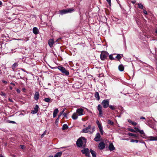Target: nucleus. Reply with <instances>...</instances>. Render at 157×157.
<instances>
[{
	"label": "nucleus",
	"mask_w": 157,
	"mask_h": 157,
	"mask_svg": "<svg viewBox=\"0 0 157 157\" xmlns=\"http://www.w3.org/2000/svg\"><path fill=\"white\" fill-rule=\"evenodd\" d=\"M0 157H4L3 156H2V155H0Z\"/></svg>",
	"instance_id": "774afa93"
},
{
	"label": "nucleus",
	"mask_w": 157,
	"mask_h": 157,
	"mask_svg": "<svg viewBox=\"0 0 157 157\" xmlns=\"http://www.w3.org/2000/svg\"><path fill=\"white\" fill-rule=\"evenodd\" d=\"M68 128V127L67 124H64L63 126L62 129L63 130H65L66 129Z\"/></svg>",
	"instance_id": "cd10ccee"
},
{
	"label": "nucleus",
	"mask_w": 157,
	"mask_h": 157,
	"mask_svg": "<svg viewBox=\"0 0 157 157\" xmlns=\"http://www.w3.org/2000/svg\"><path fill=\"white\" fill-rule=\"evenodd\" d=\"M59 110L58 109L56 108L55 109L53 113V117L54 118L56 117L57 114Z\"/></svg>",
	"instance_id": "aec40b11"
},
{
	"label": "nucleus",
	"mask_w": 157,
	"mask_h": 157,
	"mask_svg": "<svg viewBox=\"0 0 157 157\" xmlns=\"http://www.w3.org/2000/svg\"><path fill=\"white\" fill-rule=\"evenodd\" d=\"M62 154L61 151L57 153L54 157H60Z\"/></svg>",
	"instance_id": "b1692460"
},
{
	"label": "nucleus",
	"mask_w": 157,
	"mask_h": 157,
	"mask_svg": "<svg viewBox=\"0 0 157 157\" xmlns=\"http://www.w3.org/2000/svg\"><path fill=\"white\" fill-rule=\"evenodd\" d=\"M16 91L18 93H20L21 92L20 90L19 89H17L16 90Z\"/></svg>",
	"instance_id": "8fccbe9b"
},
{
	"label": "nucleus",
	"mask_w": 157,
	"mask_h": 157,
	"mask_svg": "<svg viewBox=\"0 0 157 157\" xmlns=\"http://www.w3.org/2000/svg\"><path fill=\"white\" fill-rule=\"evenodd\" d=\"M143 10V12L145 14H147V11H146V10H144V9Z\"/></svg>",
	"instance_id": "c03bdc74"
},
{
	"label": "nucleus",
	"mask_w": 157,
	"mask_h": 157,
	"mask_svg": "<svg viewBox=\"0 0 157 157\" xmlns=\"http://www.w3.org/2000/svg\"><path fill=\"white\" fill-rule=\"evenodd\" d=\"M44 101L46 102H49L51 100L50 98H46L44 99Z\"/></svg>",
	"instance_id": "7c9ffc66"
},
{
	"label": "nucleus",
	"mask_w": 157,
	"mask_h": 157,
	"mask_svg": "<svg viewBox=\"0 0 157 157\" xmlns=\"http://www.w3.org/2000/svg\"><path fill=\"white\" fill-rule=\"evenodd\" d=\"M39 92H36L34 95V99L36 101L38 100L39 98Z\"/></svg>",
	"instance_id": "a211bd4d"
},
{
	"label": "nucleus",
	"mask_w": 157,
	"mask_h": 157,
	"mask_svg": "<svg viewBox=\"0 0 157 157\" xmlns=\"http://www.w3.org/2000/svg\"><path fill=\"white\" fill-rule=\"evenodd\" d=\"M18 65L17 63H14L12 66V68L13 71L14 70L15 67L18 66Z\"/></svg>",
	"instance_id": "a878e982"
},
{
	"label": "nucleus",
	"mask_w": 157,
	"mask_h": 157,
	"mask_svg": "<svg viewBox=\"0 0 157 157\" xmlns=\"http://www.w3.org/2000/svg\"><path fill=\"white\" fill-rule=\"evenodd\" d=\"M98 109L99 112V114L100 116H102L103 114V112L102 110V107L99 104L98 106Z\"/></svg>",
	"instance_id": "9d476101"
},
{
	"label": "nucleus",
	"mask_w": 157,
	"mask_h": 157,
	"mask_svg": "<svg viewBox=\"0 0 157 157\" xmlns=\"http://www.w3.org/2000/svg\"><path fill=\"white\" fill-rule=\"evenodd\" d=\"M132 124L133 125L135 126L137 124V123L133 121Z\"/></svg>",
	"instance_id": "79ce46f5"
},
{
	"label": "nucleus",
	"mask_w": 157,
	"mask_h": 157,
	"mask_svg": "<svg viewBox=\"0 0 157 157\" xmlns=\"http://www.w3.org/2000/svg\"><path fill=\"white\" fill-rule=\"evenodd\" d=\"M2 2L0 1V6L2 5Z\"/></svg>",
	"instance_id": "0e129e2a"
},
{
	"label": "nucleus",
	"mask_w": 157,
	"mask_h": 157,
	"mask_svg": "<svg viewBox=\"0 0 157 157\" xmlns=\"http://www.w3.org/2000/svg\"><path fill=\"white\" fill-rule=\"evenodd\" d=\"M136 4L138 6V7L139 8L141 9H144L142 3H136Z\"/></svg>",
	"instance_id": "bb28decb"
},
{
	"label": "nucleus",
	"mask_w": 157,
	"mask_h": 157,
	"mask_svg": "<svg viewBox=\"0 0 157 157\" xmlns=\"http://www.w3.org/2000/svg\"><path fill=\"white\" fill-rule=\"evenodd\" d=\"M109 55L108 53L105 51H102L100 55V58L101 60H104L106 59Z\"/></svg>",
	"instance_id": "20e7f679"
},
{
	"label": "nucleus",
	"mask_w": 157,
	"mask_h": 157,
	"mask_svg": "<svg viewBox=\"0 0 157 157\" xmlns=\"http://www.w3.org/2000/svg\"><path fill=\"white\" fill-rule=\"evenodd\" d=\"M130 142H136V143H138V140H135L133 139H132L131 140Z\"/></svg>",
	"instance_id": "72a5a7b5"
},
{
	"label": "nucleus",
	"mask_w": 157,
	"mask_h": 157,
	"mask_svg": "<svg viewBox=\"0 0 157 157\" xmlns=\"http://www.w3.org/2000/svg\"><path fill=\"white\" fill-rule=\"evenodd\" d=\"M58 68L63 74L66 75L69 74L68 71L66 70L65 68L61 67H58Z\"/></svg>",
	"instance_id": "423d86ee"
},
{
	"label": "nucleus",
	"mask_w": 157,
	"mask_h": 157,
	"mask_svg": "<svg viewBox=\"0 0 157 157\" xmlns=\"http://www.w3.org/2000/svg\"><path fill=\"white\" fill-rule=\"evenodd\" d=\"M148 140H149L150 141L157 140V136L154 137L151 136L150 137H148Z\"/></svg>",
	"instance_id": "2eb2a0df"
},
{
	"label": "nucleus",
	"mask_w": 157,
	"mask_h": 157,
	"mask_svg": "<svg viewBox=\"0 0 157 157\" xmlns=\"http://www.w3.org/2000/svg\"><path fill=\"white\" fill-rule=\"evenodd\" d=\"M136 2V0H133L131 1V2L133 4L135 3Z\"/></svg>",
	"instance_id": "864d4df0"
},
{
	"label": "nucleus",
	"mask_w": 157,
	"mask_h": 157,
	"mask_svg": "<svg viewBox=\"0 0 157 157\" xmlns=\"http://www.w3.org/2000/svg\"><path fill=\"white\" fill-rule=\"evenodd\" d=\"M61 39V38H59L58 39L56 40V42L58 41H59Z\"/></svg>",
	"instance_id": "4d7b16f0"
},
{
	"label": "nucleus",
	"mask_w": 157,
	"mask_h": 157,
	"mask_svg": "<svg viewBox=\"0 0 157 157\" xmlns=\"http://www.w3.org/2000/svg\"><path fill=\"white\" fill-rule=\"evenodd\" d=\"M149 13H151L150 12H149L148 11V15H149Z\"/></svg>",
	"instance_id": "e2e57ef3"
},
{
	"label": "nucleus",
	"mask_w": 157,
	"mask_h": 157,
	"mask_svg": "<svg viewBox=\"0 0 157 157\" xmlns=\"http://www.w3.org/2000/svg\"><path fill=\"white\" fill-rule=\"evenodd\" d=\"M107 123L108 124H110L111 125H113L114 124L113 122L109 120H107Z\"/></svg>",
	"instance_id": "c85d7f7f"
},
{
	"label": "nucleus",
	"mask_w": 157,
	"mask_h": 157,
	"mask_svg": "<svg viewBox=\"0 0 157 157\" xmlns=\"http://www.w3.org/2000/svg\"><path fill=\"white\" fill-rule=\"evenodd\" d=\"M22 90H25V88H23L22 89Z\"/></svg>",
	"instance_id": "338daca9"
},
{
	"label": "nucleus",
	"mask_w": 157,
	"mask_h": 157,
	"mask_svg": "<svg viewBox=\"0 0 157 157\" xmlns=\"http://www.w3.org/2000/svg\"><path fill=\"white\" fill-rule=\"evenodd\" d=\"M65 110L63 109L61 112L59 113L60 116H61L63 114V112Z\"/></svg>",
	"instance_id": "a19ab883"
},
{
	"label": "nucleus",
	"mask_w": 157,
	"mask_h": 157,
	"mask_svg": "<svg viewBox=\"0 0 157 157\" xmlns=\"http://www.w3.org/2000/svg\"><path fill=\"white\" fill-rule=\"evenodd\" d=\"M100 137V134L99 133H97L95 136L94 140L96 141H99Z\"/></svg>",
	"instance_id": "ddd939ff"
},
{
	"label": "nucleus",
	"mask_w": 157,
	"mask_h": 157,
	"mask_svg": "<svg viewBox=\"0 0 157 157\" xmlns=\"http://www.w3.org/2000/svg\"><path fill=\"white\" fill-rule=\"evenodd\" d=\"M140 119H145V118L144 117H140Z\"/></svg>",
	"instance_id": "13d9d810"
},
{
	"label": "nucleus",
	"mask_w": 157,
	"mask_h": 157,
	"mask_svg": "<svg viewBox=\"0 0 157 157\" xmlns=\"http://www.w3.org/2000/svg\"><path fill=\"white\" fill-rule=\"evenodd\" d=\"M39 108V107L37 105H36L35 106L34 110L31 112V113H32L33 114H36L38 112Z\"/></svg>",
	"instance_id": "f8f14e48"
},
{
	"label": "nucleus",
	"mask_w": 157,
	"mask_h": 157,
	"mask_svg": "<svg viewBox=\"0 0 157 157\" xmlns=\"http://www.w3.org/2000/svg\"><path fill=\"white\" fill-rule=\"evenodd\" d=\"M86 140L84 137H81L79 138L76 142V145L79 147H85L86 146Z\"/></svg>",
	"instance_id": "f257e3e1"
},
{
	"label": "nucleus",
	"mask_w": 157,
	"mask_h": 157,
	"mask_svg": "<svg viewBox=\"0 0 157 157\" xmlns=\"http://www.w3.org/2000/svg\"><path fill=\"white\" fill-rule=\"evenodd\" d=\"M90 152L93 157H96V153L92 149H90Z\"/></svg>",
	"instance_id": "412c9836"
},
{
	"label": "nucleus",
	"mask_w": 157,
	"mask_h": 157,
	"mask_svg": "<svg viewBox=\"0 0 157 157\" xmlns=\"http://www.w3.org/2000/svg\"><path fill=\"white\" fill-rule=\"evenodd\" d=\"M109 99H105L103 100L101 102V104L104 108H107L109 105Z\"/></svg>",
	"instance_id": "39448f33"
},
{
	"label": "nucleus",
	"mask_w": 157,
	"mask_h": 157,
	"mask_svg": "<svg viewBox=\"0 0 157 157\" xmlns=\"http://www.w3.org/2000/svg\"><path fill=\"white\" fill-rule=\"evenodd\" d=\"M129 131H130L132 132H136L135 130H134L133 129H131V128H129L128 129Z\"/></svg>",
	"instance_id": "e433bc0d"
},
{
	"label": "nucleus",
	"mask_w": 157,
	"mask_h": 157,
	"mask_svg": "<svg viewBox=\"0 0 157 157\" xmlns=\"http://www.w3.org/2000/svg\"><path fill=\"white\" fill-rule=\"evenodd\" d=\"M63 116L64 117H65L67 119V114L65 113H64L63 114Z\"/></svg>",
	"instance_id": "4c0bfd02"
},
{
	"label": "nucleus",
	"mask_w": 157,
	"mask_h": 157,
	"mask_svg": "<svg viewBox=\"0 0 157 157\" xmlns=\"http://www.w3.org/2000/svg\"><path fill=\"white\" fill-rule=\"evenodd\" d=\"M20 147L21 148L23 149H24L25 148V146L23 145H21Z\"/></svg>",
	"instance_id": "37998d69"
},
{
	"label": "nucleus",
	"mask_w": 157,
	"mask_h": 157,
	"mask_svg": "<svg viewBox=\"0 0 157 157\" xmlns=\"http://www.w3.org/2000/svg\"><path fill=\"white\" fill-rule=\"evenodd\" d=\"M2 95H4V96L5 95V94L4 93H3V92H2Z\"/></svg>",
	"instance_id": "052dcab7"
},
{
	"label": "nucleus",
	"mask_w": 157,
	"mask_h": 157,
	"mask_svg": "<svg viewBox=\"0 0 157 157\" xmlns=\"http://www.w3.org/2000/svg\"><path fill=\"white\" fill-rule=\"evenodd\" d=\"M96 123L97 124V125H98L99 124H101L100 123L99 121L98 120H97L96 121Z\"/></svg>",
	"instance_id": "3c124183"
},
{
	"label": "nucleus",
	"mask_w": 157,
	"mask_h": 157,
	"mask_svg": "<svg viewBox=\"0 0 157 157\" xmlns=\"http://www.w3.org/2000/svg\"><path fill=\"white\" fill-rule=\"evenodd\" d=\"M124 67L123 65L121 64L120 65L118 66V69L119 70L121 71H122L124 70Z\"/></svg>",
	"instance_id": "4be33fe9"
},
{
	"label": "nucleus",
	"mask_w": 157,
	"mask_h": 157,
	"mask_svg": "<svg viewBox=\"0 0 157 157\" xmlns=\"http://www.w3.org/2000/svg\"><path fill=\"white\" fill-rule=\"evenodd\" d=\"M116 58H117L118 60H119L121 58V56L120 54H118L117 56L116 57Z\"/></svg>",
	"instance_id": "473e14b6"
},
{
	"label": "nucleus",
	"mask_w": 157,
	"mask_h": 157,
	"mask_svg": "<svg viewBox=\"0 0 157 157\" xmlns=\"http://www.w3.org/2000/svg\"><path fill=\"white\" fill-rule=\"evenodd\" d=\"M109 107L112 110H114L115 109V107L114 106L112 105H109Z\"/></svg>",
	"instance_id": "2f4dec72"
},
{
	"label": "nucleus",
	"mask_w": 157,
	"mask_h": 157,
	"mask_svg": "<svg viewBox=\"0 0 157 157\" xmlns=\"http://www.w3.org/2000/svg\"><path fill=\"white\" fill-rule=\"evenodd\" d=\"M9 87H10V89L11 90L13 89V87L12 86H9Z\"/></svg>",
	"instance_id": "bf43d9fd"
},
{
	"label": "nucleus",
	"mask_w": 157,
	"mask_h": 157,
	"mask_svg": "<svg viewBox=\"0 0 157 157\" xmlns=\"http://www.w3.org/2000/svg\"><path fill=\"white\" fill-rule=\"evenodd\" d=\"M109 148L110 151H113L115 147L112 143H111L109 144Z\"/></svg>",
	"instance_id": "6ab92c4d"
},
{
	"label": "nucleus",
	"mask_w": 157,
	"mask_h": 157,
	"mask_svg": "<svg viewBox=\"0 0 157 157\" xmlns=\"http://www.w3.org/2000/svg\"><path fill=\"white\" fill-rule=\"evenodd\" d=\"M98 125V128L99 129V130L101 129H103L102 127V125H101V124H99Z\"/></svg>",
	"instance_id": "c9c22d12"
},
{
	"label": "nucleus",
	"mask_w": 157,
	"mask_h": 157,
	"mask_svg": "<svg viewBox=\"0 0 157 157\" xmlns=\"http://www.w3.org/2000/svg\"><path fill=\"white\" fill-rule=\"evenodd\" d=\"M95 127L94 126L92 127L91 128V126L90 125H88L87 127L84 128L82 130L83 132L88 133L90 132V133H92L95 131Z\"/></svg>",
	"instance_id": "f03ea898"
},
{
	"label": "nucleus",
	"mask_w": 157,
	"mask_h": 157,
	"mask_svg": "<svg viewBox=\"0 0 157 157\" xmlns=\"http://www.w3.org/2000/svg\"><path fill=\"white\" fill-rule=\"evenodd\" d=\"M76 112L78 116H82L85 114L84 110L82 108H79L77 109Z\"/></svg>",
	"instance_id": "6e6552de"
},
{
	"label": "nucleus",
	"mask_w": 157,
	"mask_h": 157,
	"mask_svg": "<svg viewBox=\"0 0 157 157\" xmlns=\"http://www.w3.org/2000/svg\"><path fill=\"white\" fill-rule=\"evenodd\" d=\"M59 117H58V118L56 119V122H56V123H58V122H59Z\"/></svg>",
	"instance_id": "de8ad7c7"
},
{
	"label": "nucleus",
	"mask_w": 157,
	"mask_h": 157,
	"mask_svg": "<svg viewBox=\"0 0 157 157\" xmlns=\"http://www.w3.org/2000/svg\"><path fill=\"white\" fill-rule=\"evenodd\" d=\"M155 33L157 34V29H156L155 31Z\"/></svg>",
	"instance_id": "69168bd1"
},
{
	"label": "nucleus",
	"mask_w": 157,
	"mask_h": 157,
	"mask_svg": "<svg viewBox=\"0 0 157 157\" xmlns=\"http://www.w3.org/2000/svg\"><path fill=\"white\" fill-rule=\"evenodd\" d=\"M109 58L110 59L112 60L114 59V58L113 57V56L111 55L109 56Z\"/></svg>",
	"instance_id": "f704fd0d"
},
{
	"label": "nucleus",
	"mask_w": 157,
	"mask_h": 157,
	"mask_svg": "<svg viewBox=\"0 0 157 157\" xmlns=\"http://www.w3.org/2000/svg\"><path fill=\"white\" fill-rule=\"evenodd\" d=\"M81 152L83 154H85L87 156H90V153L89 149L88 148H84L81 150Z\"/></svg>",
	"instance_id": "0eeeda50"
},
{
	"label": "nucleus",
	"mask_w": 157,
	"mask_h": 157,
	"mask_svg": "<svg viewBox=\"0 0 157 157\" xmlns=\"http://www.w3.org/2000/svg\"><path fill=\"white\" fill-rule=\"evenodd\" d=\"M54 43V40L52 39H49L48 40V44L50 47H52Z\"/></svg>",
	"instance_id": "dca6fc26"
},
{
	"label": "nucleus",
	"mask_w": 157,
	"mask_h": 157,
	"mask_svg": "<svg viewBox=\"0 0 157 157\" xmlns=\"http://www.w3.org/2000/svg\"><path fill=\"white\" fill-rule=\"evenodd\" d=\"M78 115L76 112L73 113L72 116V118L73 120H76L78 118Z\"/></svg>",
	"instance_id": "f3484780"
},
{
	"label": "nucleus",
	"mask_w": 157,
	"mask_h": 157,
	"mask_svg": "<svg viewBox=\"0 0 157 157\" xmlns=\"http://www.w3.org/2000/svg\"><path fill=\"white\" fill-rule=\"evenodd\" d=\"M33 32L35 35H37L39 33V31L37 28L36 27H34L33 29Z\"/></svg>",
	"instance_id": "4468645a"
},
{
	"label": "nucleus",
	"mask_w": 157,
	"mask_h": 157,
	"mask_svg": "<svg viewBox=\"0 0 157 157\" xmlns=\"http://www.w3.org/2000/svg\"><path fill=\"white\" fill-rule=\"evenodd\" d=\"M46 134V131H45L41 135V137H43Z\"/></svg>",
	"instance_id": "49530a36"
},
{
	"label": "nucleus",
	"mask_w": 157,
	"mask_h": 157,
	"mask_svg": "<svg viewBox=\"0 0 157 157\" xmlns=\"http://www.w3.org/2000/svg\"><path fill=\"white\" fill-rule=\"evenodd\" d=\"M128 135H129V136H133L135 137H137V136L136 134H133L132 133H129L128 134Z\"/></svg>",
	"instance_id": "c756f323"
},
{
	"label": "nucleus",
	"mask_w": 157,
	"mask_h": 157,
	"mask_svg": "<svg viewBox=\"0 0 157 157\" xmlns=\"http://www.w3.org/2000/svg\"><path fill=\"white\" fill-rule=\"evenodd\" d=\"M74 10L73 8H70L66 9L63 10L59 11V13L61 15L66 14L68 13H71Z\"/></svg>",
	"instance_id": "7ed1b4c3"
},
{
	"label": "nucleus",
	"mask_w": 157,
	"mask_h": 157,
	"mask_svg": "<svg viewBox=\"0 0 157 157\" xmlns=\"http://www.w3.org/2000/svg\"><path fill=\"white\" fill-rule=\"evenodd\" d=\"M95 97L98 100H99L100 99V96L98 92H96L94 95Z\"/></svg>",
	"instance_id": "5701e85b"
},
{
	"label": "nucleus",
	"mask_w": 157,
	"mask_h": 157,
	"mask_svg": "<svg viewBox=\"0 0 157 157\" xmlns=\"http://www.w3.org/2000/svg\"><path fill=\"white\" fill-rule=\"evenodd\" d=\"M9 100L10 101V102H13V100L9 98Z\"/></svg>",
	"instance_id": "5fc2aeb1"
},
{
	"label": "nucleus",
	"mask_w": 157,
	"mask_h": 157,
	"mask_svg": "<svg viewBox=\"0 0 157 157\" xmlns=\"http://www.w3.org/2000/svg\"><path fill=\"white\" fill-rule=\"evenodd\" d=\"M9 122L12 124L15 123V122L13 121H10Z\"/></svg>",
	"instance_id": "09e8293b"
},
{
	"label": "nucleus",
	"mask_w": 157,
	"mask_h": 157,
	"mask_svg": "<svg viewBox=\"0 0 157 157\" xmlns=\"http://www.w3.org/2000/svg\"><path fill=\"white\" fill-rule=\"evenodd\" d=\"M128 122L129 123H131V124H132V122H133V121H132V120H128Z\"/></svg>",
	"instance_id": "6e6d98bb"
},
{
	"label": "nucleus",
	"mask_w": 157,
	"mask_h": 157,
	"mask_svg": "<svg viewBox=\"0 0 157 157\" xmlns=\"http://www.w3.org/2000/svg\"><path fill=\"white\" fill-rule=\"evenodd\" d=\"M10 84L12 85H13L15 86V84L14 83H13L11 82L10 83Z\"/></svg>",
	"instance_id": "680f3d73"
},
{
	"label": "nucleus",
	"mask_w": 157,
	"mask_h": 157,
	"mask_svg": "<svg viewBox=\"0 0 157 157\" xmlns=\"http://www.w3.org/2000/svg\"><path fill=\"white\" fill-rule=\"evenodd\" d=\"M99 130H100V132L101 134L102 135L103 134V132H104L103 129Z\"/></svg>",
	"instance_id": "ea45409f"
},
{
	"label": "nucleus",
	"mask_w": 157,
	"mask_h": 157,
	"mask_svg": "<svg viewBox=\"0 0 157 157\" xmlns=\"http://www.w3.org/2000/svg\"><path fill=\"white\" fill-rule=\"evenodd\" d=\"M143 35L144 36H145V39H146V38L147 37L146 36V33H144L143 34Z\"/></svg>",
	"instance_id": "a18cd8bd"
},
{
	"label": "nucleus",
	"mask_w": 157,
	"mask_h": 157,
	"mask_svg": "<svg viewBox=\"0 0 157 157\" xmlns=\"http://www.w3.org/2000/svg\"><path fill=\"white\" fill-rule=\"evenodd\" d=\"M105 147V144L103 142H101L99 144L98 147L100 149H103Z\"/></svg>",
	"instance_id": "9b49d317"
},
{
	"label": "nucleus",
	"mask_w": 157,
	"mask_h": 157,
	"mask_svg": "<svg viewBox=\"0 0 157 157\" xmlns=\"http://www.w3.org/2000/svg\"><path fill=\"white\" fill-rule=\"evenodd\" d=\"M154 69L152 67L148 64V70L149 72H151Z\"/></svg>",
	"instance_id": "393cba45"
},
{
	"label": "nucleus",
	"mask_w": 157,
	"mask_h": 157,
	"mask_svg": "<svg viewBox=\"0 0 157 157\" xmlns=\"http://www.w3.org/2000/svg\"><path fill=\"white\" fill-rule=\"evenodd\" d=\"M106 0L107 2H108L109 6H111V0Z\"/></svg>",
	"instance_id": "58836bf2"
},
{
	"label": "nucleus",
	"mask_w": 157,
	"mask_h": 157,
	"mask_svg": "<svg viewBox=\"0 0 157 157\" xmlns=\"http://www.w3.org/2000/svg\"><path fill=\"white\" fill-rule=\"evenodd\" d=\"M134 129H135V132H139L142 135V136L144 138V136H145V134L144 133V131L143 130H140L138 128L134 127Z\"/></svg>",
	"instance_id": "1a4fd4ad"
},
{
	"label": "nucleus",
	"mask_w": 157,
	"mask_h": 157,
	"mask_svg": "<svg viewBox=\"0 0 157 157\" xmlns=\"http://www.w3.org/2000/svg\"><path fill=\"white\" fill-rule=\"evenodd\" d=\"M2 82L6 84L7 83V82L6 81H5V80H2Z\"/></svg>",
	"instance_id": "603ef678"
}]
</instances>
